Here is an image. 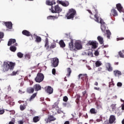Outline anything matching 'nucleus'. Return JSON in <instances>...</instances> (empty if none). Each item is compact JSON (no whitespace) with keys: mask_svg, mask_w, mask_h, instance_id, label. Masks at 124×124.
<instances>
[{"mask_svg":"<svg viewBox=\"0 0 124 124\" xmlns=\"http://www.w3.org/2000/svg\"><path fill=\"white\" fill-rule=\"evenodd\" d=\"M73 43V39H71V42L69 44V47L71 51H76L77 50H81L82 49V45L80 43Z\"/></svg>","mask_w":124,"mask_h":124,"instance_id":"obj_1","label":"nucleus"},{"mask_svg":"<svg viewBox=\"0 0 124 124\" xmlns=\"http://www.w3.org/2000/svg\"><path fill=\"white\" fill-rule=\"evenodd\" d=\"M87 11L91 14L90 16L91 19H93L97 23H99V16L97 10L94 8V11H93V12L90 10H88Z\"/></svg>","mask_w":124,"mask_h":124,"instance_id":"obj_2","label":"nucleus"},{"mask_svg":"<svg viewBox=\"0 0 124 124\" xmlns=\"http://www.w3.org/2000/svg\"><path fill=\"white\" fill-rule=\"evenodd\" d=\"M75 15H76V11L74 9L72 8L69 10L65 15V17L68 20L70 19L73 20V18H74Z\"/></svg>","mask_w":124,"mask_h":124,"instance_id":"obj_3","label":"nucleus"},{"mask_svg":"<svg viewBox=\"0 0 124 124\" xmlns=\"http://www.w3.org/2000/svg\"><path fill=\"white\" fill-rule=\"evenodd\" d=\"M15 63H13L12 62H10L9 63L8 62H6L3 64V70L5 71H8L9 69L11 70H13L14 69V66H15Z\"/></svg>","mask_w":124,"mask_h":124,"instance_id":"obj_4","label":"nucleus"},{"mask_svg":"<svg viewBox=\"0 0 124 124\" xmlns=\"http://www.w3.org/2000/svg\"><path fill=\"white\" fill-rule=\"evenodd\" d=\"M43 80H44V75L42 73H38L35 78V81L37 83H41Z\"/></svg>","mask_w":124,"mask_h":124,"instance_id":"obj_5","label":"nucleus"},{"mask_svg":"<svg viewBox=\"0 0 124 124\" xmlns=\"http://www.w3.org/2000/svg\"><path fill=\"white\" fill-rule=\"evenodd\" d=\"M62 11V9L59 6V5H55L54 9H53V6H51L52 13H58V14H60Z\"/></svg>","mask_w":124,"mask_h":124,"instance_id":"obj_6","label":"nucleus"},{"mask_svg":"<svg viewBox=\"0 0 124 124\" xmlns=\"http://www.w3.org/2000/svg\"><path fill=\"white\" fill-rule=\"evenodd\" d=\"M51 66L53 67H57L59 65V59L54 58L51 60Z\"/></svg>","mask_w":124,"mask_h":124,"instance_id":"obj_7","label":"nucleus"},{"mask_svg":"<svg viewBox=\"0 0 124 124\" xmlns=\"http://www.w3.org/2000/svg\"><path fill=\"white\" fill-rule=\"evenodd\" d=\"M56 119L53 115H48V118L45 119V121L46 122V124H48V123H51V122H54V121H56Z\"/></svg>","mask_w":124,"mask_h":124,"instance_id":"obj_8","label":"nucleus"},{"mask_svg":"<svg viewBox=\"0 0 124 124\" xmlns=\"http://www.w3.org/2000/svg\"><path fill=\"white\" fill-rule=\"evenodd\" d=\"M88 45L92 46V49H96L97 48V43L96 41H89L88 43Z\"/></svg>","mask_w":124,"mask_h":124,"instance_id":"obj_9","label":"nucleus"},{"mask_svg":"<svg viewBox=\"0 0 124 124\" xmlns=\"http://www.w3.org/2000/svg\"><path fill=\"white\" fill-rule=\"evenodd\" d=\"M78 79H81V80H85L86 82H88L89 78H88V75L86 74H80L78 75Z\"/></svg>","mask_w":124,"mask_h":124,"instance_id":"obj_10","label":"nucleus"},{"mask_svg":"<svg viewBox=\"0 0 124 124\" xmlns=\"http://www.w3.org/2000/svg\"><path fill=\"white\" fill-rule=\"evenodd\" d=\"M45 90L48 94H52L54 92V89L51 86H46L45 88Z\"/></svg>","mask_w":124,"mask_h":124,"instance_id":"obj_11","label":"nucleus"},{"mask_svg":"<svg viewBox=\"0 0 124 124\" xmlns=\"http://www.w3.org/2000/svg\"><path fill=\"white\" fill-rule=\"evenodd\" d=\"M22 33L23 34V35H25L26 36H31V37H32V35L31 33L27 30H23Z\"/></svg>","mask_w":124,"mask_h":124,"instance_id":"obj_12","label":"nucleus"},{"mask_svg":"<svg viewBox=\"0 0 124 124\" xmlns=\"http://www.w3.org/2000/svg\"><path fill=\"white\" fill-rule=\"evenodd\" d=\"M33 88L35 92H38V91L41 90V86L38 84H35Z\"/></svg>","mask_w":124,"mask_h":124,"instance_id":"obj_13","label":"nucleus"},{"mask_svg":"<svg viewBox=\"0 0 124 124\" xmlns=\"http://www.w3.org/2000/svg\"><path fill=\"white\" fill-rule=\"evenodd\" d=\"M58 3L61 4L62 6H68L69 5V3L68 2H64L63 1L57 0Z\"/></svg>","mask_w":124,"mask_h":124,"instance_id":"obj_14","label":"nucleus"},{"mask_svg":"<svg viewBox=\"0 0 124 124\" xmlns=\"http://www.w3.org/2000/svg\"><path fill=\"white\" fill-rule=\"evenodd\" d=\"M5 25L7 29H9V30H11L12 29V22H5Z\"/></svg>","mask_w":124,"mask_h":124,"instance_id":"obj_15","label":"nucleus"},{"mask_svg":"<svg viewBox=\"0 0 124 124\" xmlns=\"http://www.w3.org/2000/svg\"><path fill=\"white\" fill-rule=\"evenodd\" d=\"M116 8L120 13L123 12V6H122V4H121V3L116 4Z\"/></svg>","mask_w":124,"mask_h":124,"instance_id":"obj_16","label":"nucleus"},{"mask_svg":"<svg viewBox=\"0 0 124 124\" xmlns=\"http://www.w3.org/2000/svg\"><path fill=\"white\" fill-rule=\"evenodd\" d=\"M16 42L15 39H10L8 42V46H11L12 44H14Z\"/></svg>","mask_w":124,"mask_h":124,"instance_id":"obj_17","label":"nucleus"},{"mask_svg":"<svg viewBox=\"0 0 124 124\" xmlns=\"http://www.w3.org/2000/svg\"><path fill=\"white\" fill-rule=\"evenodd\" d=\"M110 15H113L114 17L118 16V12L115 9H112L111 10Z\"/></svg>","mask_w":124,"mask_h":124,"instance_id":"obj_18","label":"nucleus"},{"mask_svg":"<svg viewBox=\"0 0 124 124\" xmlns=\"http://www.w3.org/2000/svg\"><path fill=\"white\" fill-rule=\"evenodd\" d=\"M45 47L46 48V50H49V48H50V46H49V40H48V38H46V39Z\"/></svg>","mask_w":124,"mask_h":124,"instance_id":"obj_19","label":"nucleus"},{"mask_svg":"<svg viewBox=\"0 0 124 124\" xmlns=\"http://www.w3.org/2000/svg\"><path fill=\"white\" fill-rule=\"evenodd\" d=\"M34 92V89L33 87H29L27 89V92L28 93H33Z\"/></svg>","mask_w":124,"mask_h":124,"instance_id":"obj_20","label":"nucleus"},{"mask_svg":"<svg viewBox=\"0 0 124 124\" xmlns=\"http://www.w3.org/2000/svg\"><path fill=\"white\" fill-rule=\"evenodd\" d=\"M106 67L108 71H109V72L113 71V67H112V66H111V64H110L109 63H108L107 64Z\"/></svg>","mask_w":124,"mask_h":124,"instance_id":"obj_21","label":"nucleus"},{"mask_svg":"<svg viewBox=\"0 0 124 124\" xmlns=\"http://www.w3.org/2000/svg\"><path fill=\"white\" fill-rule=\"evenodd\" d=\"M46 4L47 5H53L54 4H56V2H55V0H53L52 1H50V0H47L46 1Z\"/></svg>","mask_w":124,"mask_h":124,"instance_id":"obj_22","label":"nucleus"},{"mask_svg":"<svg viewBox=\"0 0 124 124\" xmlns=\"http://www.w3.org/2000/svg\"><path fill=\"white\" fill-rule=\"evenodd\" d=\"M34 36H35L34 38L35 39L36 42L39 43L42 40L41 39V37L40 36L36 35H34Z\"/></svg>","mask_w":124,"mask_h":124,"instance_id":"obj_23","label":"nucleus"},{"mask_svg":"<svg viewBox=\"0 0 124 124\" xmlns=\"http://www.w3.org/2000/svg\"><path fill=\"white\" fill-rule=\"evenodd\" d=\"M59 45L61 48H64V47H65V43H64V42H63V40H62L59 41Z\"/></svg>","mask_w":124,"mask_h":124,"instance_id":"obj_24","label":"nucleus"},{"mask_svg":"<svg viewBox=\"0 0 124 124\" xmlns=\"http://www.w3.org/2000/svg\"><path fill=\"white\" fill-rule=\"evenodd\" d=\"M40 121V117L39 116H35L33 118V123H37Z\"/></svg>","mask_w":124,"mask_h":124,"instance_id":"obj_25","label":"nucleus"},{"mask_svg":"<svg viewBox=\"0 0 124 124\" xmlns=\"http://www.w3.org/2000/svg\"><path fill=\"white\" fill-rule=\"evenodd\" d=\"M90 112L91 114H93L94 115H96L97 114V110L94 108H92L90 109Z\"/></svg>","mask_w":124,"mask_h":124,"instance_id":"obj_26","label":"nucleus"},{"mask_svg":"<svg viewBox=\"0 0 124 124\" xmlns=\"http://www.w3.org/2000/svg\"><path fill=\"white\" fill-rule=\"evenodd\" d=\"M97 39L100 43V44H103V43L104 42L103 41V38L100 36H98L97 37Z\"/></svg>","mask_w":124,"mask_h":124,"instance_id":"obj_27","label":"nucleus"},{"mask_svg":"<svg viewBox=\"0 0 124 124\" xmlns=\"http://www.w3.org/2000/svg\"><path fill=\"white\" fill-rule=\"evenodd\" d=\"M101 29L103 32H105L106 31V24H104L103 25H101Z\"/></svg>","mask_w":124,"mask_h":124,"instance_id":"obj_28","label":"nucleus"},{"mask_svg":"<svg viewBox=\"0 0 124 124\" xmlns=\"http://www.w3.org/2000/svg\"><path fill=\"white\" fill-rule=\"evenodd\" d=\"M59 101H57L52 106V109H55V108H59Z\"/></svg>","mask_w":124,"mask_h":124,"instance_id":"obj_29","label":"nucleus"},{"mask_svg":"<svg viewBox=\"0 0 124 124\" xmlns=\"http://www.w3.org/2000/svg\"><path fill=\"white\" fill-rule=\"evenodd\" d=\"M113 73L115 76H117V75H122V72L119 70L113 71Z\"/></svg>","mask_w":124,"mask_h":124,"instance_id":"obj_30","label":"nucleus"},{"mask_svg":"<svg viewBox=\"0 0 124 124\" xmlns=\"http://www.w3.org/2000/svg\"><path fill=\"white\" fill-rule=\"evenodd\" d=\"M96 67H99V66L102 65V63L100 61H97L95 63Z\"/></svg>","mask_w":124,"mask_h":124,"instance_id":"obj_31","label":"nucleus"},{"mask_svg":"<svg viewBox=\"0 0 124 124\" xmlns=\"http://www.w3.org/2000/svg\"><path fill=\"white\" fill-rule=\"evenodd\" d=\"M31 54L29 53H27L24 55V57L26 60H31Z\"/></svg>","mask_w":124,"mask_h":124,"instance_id":"obj_32","label":"nucleus"},{"mask_svg":"<svg viewBox=\"0 0 124 124\" xmlns=\"http://www.w3.org/2000/svg\"><path fill=\"white\" fill-rule=\"evenodd\" d=\"M117 105V104H112V105H111L110 107L112 108V110L113 111H115L116 109H117V107H116Z\"/></svg>","mask_w":124,"mask_h":124,"instance_id":"obj_33","label":"nucleus"},{"mask_svg":"<svg viewBox=\"0 0 124 124\" xmlns=\"http://www.w3.org/2000/svg\"><path fill=\"white\" fill-rule=\"evenodd\" d=\"M10 50L12 52H16V50H17V47H16V46H11L10 47Z\"/></svg>","mask_w":124,"mask_h":124,"instance_id":"obj_34","label":"nucleus"},{"mask_svg":"<svg viewBox=\"0 0 124 124\" xmlns=\"http://www.w3.org/2000/svg\"><path fill=\"white\" fill-rule=\"evenodd\" d=\"M106 32H107V37L108 39H110V36L111 35V31H110V30H106Z\"/></svg>","mask_w":124,"mask_h":124,"instance_id":"obj_35","label":"nucleus"},{"mask_svg":"<svg viewBox=\"0 0 124 124\" xmlns=\"http://www.w3.org/2000/svg\"><path fill=\"white\" fill-rule=\"evenodd\" d=\"M37 93H33L29 99V101H31L33 99H34L35 98V96H36Z\"/></svg>","mask_w":124,"mask_h":124,"instance_id":"obj_36","label":"nucleus"},{"mask_svg":"<svg viewBox=\"0 0 124 124\" xmlns=\"http://www.w3.org/2000/svg\"><path fill=\"white\" fill-rule=\"evenodd\" d=\"M76 96H77V99L76 100V103L78 104L79 101H80V98L81 97V96H80V95H79V94H77Z\"/></svg>","mask_w":124,"mask_h":124,"instance_id":"obj_37","label":"nucleus"},{"mask_svg":"<svg viewBox=\"0 0 124 124\" xmlns=\"http://www.w3.org/2000/svg\"><path fill=\"white\" fill-rule=\"evenodd\" d=\"M56 47H57V44L56 43H53L50 46L49 49H54V48H56Z\"/></svg>","mask_w":124,"mask_h":124,"instance_id":"obj_38","label":"nucleus"},{"mask_svg":"<svg viewBox=\"0 0 124 124\" xmlns=\"http://www.w3.org/2000/svg\"><path fill=\"white\" fill-rule=\"evenodd\" d=\"M67 74L66 75L67 77H69L70 76V74H71V69L70 68H67Z\"/></svg>","mask_w":124,"mask_h":124,"instance_id":"obj_39","label":"nucleus"},{"mask_svg":"<svg viewBox=\"0 0 124 124\" xmlns=\"http://www.w3.org/2000/svg\"><path fill=\"white\" fill-rule=\"evenodd\" d=\"M17 56L18 58H19V59H22V58L24 57V54L21 52H19L17 53Z\"/></svg>","mask_w":124,"mask_h":124,"instance_id":"obj_40","label":"nucleus"},{"mask_svg":"<svg viewBox=\"0 0 124 124\" xmlns=\"http://www.w3.org/2000/svg\"><path fill=\"white\" fill-rule=\"evenodd\" d=\"M82 96L83 97H85L87 98L88 97V94L87 93V91H84L82 92Z\"/></svg>","mask_w":124,"mask_h":124,"instance_id":"obj_41","label":"nucleus"},{"mask_svg":"<svg viewBox=\"0 0 124 124\" xmlns=\"http://www.w3.org/2000/svg\"><path fill=\"white\" fill-rule=\"evenodd\" d=\"M20 109L21 111H24V110L26 109V106L24 104L23 105H20Z\"/></svg>","mask_w":124,"mask_h":124,"instance_id":"obj_42","label":"nucleus"},{"mask_svg":"<svg viewBox=\"0 0 124 124\" xmlns=\"http://www.w3.org/2000/svg\"><path fill=\"white\" fill-rule=\"evenodd\" d=\"M114 86H115V83H114L113 80L111 79V81L109 82L108 88H111V87H113Z\"/></svg>","mask_w":124,"mask_h":124,"instance_id":"obj_43","label":"nucleus"},{"mask_svg":"<svg viewBox=\"0 0 124 124\" xmlns=\"http://www.w3.org/2000/svg\"><path fill=\"white\" fill-rule=\"evenodd\" d=\"M73 119H75V120H76V121L77 122L78 124H82V122H81V121H80V120L78 118H76V116H73Z\"/></svg>","mask_w":124,"mask_h":124,"instance_id":"obj_44","label":"nucleus"},{"mask_svg":"<svg viewBox=\"0 0 124 124\" xmlns=\"http://www.w3.org/2000/svg\"><path fill=\"white\" fill-rule=\"evenodd\" d=\"M62 113H63V111L62 110H61V109L60 108H57V111H56V114H62Z\"/></svg>","mask_w":124,"mask_h":124,"instance_id":"obj_45","label":"nucleus"},{"mask_svg":"<svg viewBox=\"0 0 124 124\" xmlns=\"http://www.w3.org/2000/svg\"><path fill=\"white\" fill-rule=\"evenodd\" d=\"M59 107L57 108H54L52 109V112L53 113V114H54V115H57V108H59Z\"/></svg>","mask_w":124,"mask_h":124,"instance_id":"obj_46","label":"nucleus"},{"mask_svg":"<svg viewBox=\"0 0 124 124\" xmlns=\"http://www.w3.org/2000/svg\"><path fill=\"white\" fill-rule=\"evenodd\" d=\"M55 18H56V16H48L47 17V19L48 20H50V19H54Z\"/></svg>","mask_w":124,"mask_h":124,"instance_id":"obj_47","label":"nucleus"},{"mask_svg":"<svg viewBox=\"0 0 124 124\" xmlns=\"http://www.w3.org/2000/svg\"><path fill=\"white\" fill-rule=\"evenodd\" d=\"M68 101V97H67V96H64V97H63V101H64V102H67Z\"/></svg>","mask_w":124,"mask_h":124,"instance_id":"obj_48","label":"nucleus"},{"mask_svg":"<svg viewBox=\"0 0 124 124\" xmlns=\"http://www.w3.org/2000/svg\"><path fill=\"white\" fill-rule=\"evenodd\" d=\"M119 55L120 58H124V53L122 51H120L119 52Z\"/></svg>","mask_w":124,"mask_h":124,"instance_id":"obj_49","label":"nucleus"},{"mask_svg":"<svg viewBox=\"0 0 124 124\" xmlns=\"http://www.w3.org/2000/svg\"><path fill=\"white\" fill-rule=\"evenodd\" d=\"M99 23H100V24H101V25L106 24V23H105V22H104V21H103V19H100Z\"/></svg>","mask_w":124,"mask_h":124,"instance_id":"obj_50","label":"nucleus"},{"mask_svg":"<svg viewBox=\"0 0 124 124\" xmlns=\"http://www.w3.org/2000/svg\"><path fill=\"white\" fill-rule=\"evenodd\" d=\"M3 36H4V34L3 32H0V40L1 39V38H3Z\"/></svg>","mask_w":124,"mask_h":124,"instance_id":"obj_51","label":"nucleus"},{"mask_svg":"<svg viewBox=\"0 0 124 124\" xmlns=\"http://www.w3.org/2000/svg\"><path fill=\"white\" fill-rule=\"evenodd\" d=\"M88 56H89V57H93V52L90 51L88 53Z\"/></svg>","mask_w":124,"mask_h":124,"instance_id":"obj_52","label":"nucleus"},{"mask_svg":"<svg viewBox=\"0 0 124 124\" xmlns=\"http://www.w3.org/2000/svg\"><path fill=\"white\" fill-rule=\"evenodd\" d=\"M17 74H18V71L16 72L13 71V73L11 74V75H12V76H15Z\"/></svg>","mask_w":124,"mask_h":124,"instance_id":"obj_53","label":"nucleus"},{"mask_svg":"<svg viewBox=\"0 0 124 124\" xmlns=\"http://www.w3.org/2000/svg\"><path fill=\"white\" fill-rule=\"evenodd\" d=\"M63 105L65 107H69V106H70V104L69 103H63Z\"/></svg>","mask_w":124,"mask_h":124,"instance_id":"obj_54","label":"nucleus"},{"mask_svg":"<svg viewBox=\"0 0 124 124\" xmlns=\"http://www.w3.org/2000/svg\"><path fill=\"white\" fill-rule=\"evenodd\" d=\"M96 108L97 110H99V109H102V106H101V105H97Z\"/></svg>","mask_w":124,"mask_h":124,"instance_id":"obj_55","label":"nucleus"},{"mask_svg":"<svg viewBox=\"0 0 124 124\" xmlns=\"http://www.w3.org/2000/svg\"><path fill=\"white\" fill-rule=\"evenodd\" d=\"M96 72H103L102 68L99 67L97 69V71H96Z\"/></svg>","mask_w":124,"mask_h":124,"instance_id":"obj_56","label":"nucleus"},{"mask_svg":"<svg viewBox=\"0 0 124 124\" xmlns=\"http://www.w3.org/2000/svg\"><path fill=\"white\" fill-rule=\"evenodd\" d=\"M117 86V87H122L123 86V83H122V82H118Z\"/></svg>","mask_w":124,"mask_h":124,"instance_id":"obj_57","label":"nucleus"},{"mask_svg":"<svg viewBox=\"0 0 124 124\" xmlns=\"http://www.w3.org/2000/svg\"><path fill=\"white\" fill-rule=\"evenodd\" d=\"M52 74H53V75H56V69L53 68L52 69Z\"/></svg>","mask_w":124,"mask_h":124,"instance_id":"obj_58","label":"nucleus"},{"mask_svg":"<svg viewBox=\"0 0 124 124\" xmlns=\"http://www.w3.org/2000/svg\"><path fill=\"white\" fill-rule=\"evenodd\" d=\"M124 37H121V38H117V41H119L120 40H124Z\"/></svg>","mask_w":124,"mask_h":124,"instance_id":"obj_59","label":"nucleus"},{"mask_svg":"<svg viewBox=\"0 0 124 124\" xmlns=\"http://www.w3.org/2000/svg\"><path fill=\"white\" fill-rule=\"evenodd\" d=\"M94 90H96V91H101V89L99 87H94Z\"/></svg>","mask_w":124,"mask_h":124,"instance_id":"obj_60","label":"nucleus"},{"mask_svg":"<svg viewBox=\"0 0 124 124\" xmlns=\"http://www.w3.org/2000/svg\"><path fill=\"white\" fill-rule=\"evenodd\" d=\"M95 56H98L99 55V52L98 51H95L94 52Z\"/></svg>","mask_w":124,"mask_h":124,"instance_id":"obj_61","label":"nucleus"},{"mask_svg":"<svg viewBox=\"0 0 124 124\" xmlns=\"http://www.w3.org/2000/svg\"><path fill=\"white\" fill-rule=\"evenodd\" d=\"M4 113V110L2 109L0 110V115H2V114H3Z\"/></svg>","mask_w":124,"mask_h":124,"instance_id":"obj_62","label":"nucleus"},{"mask_svg":"<svg viewBox=\"0 0 124 124\" xmlns=\"http://www.w3.org/2000/svg\"><path fill=\"white\" fill-rule=\"evenodd\" d=\"M24 124V122L22 120H20L19 121H18V124Z\"/></svg>","mask_w":124,"mask_h":124,"instance_id":"obj_63","label":"nucleus"},{"mask_svg":"<svg viewBox=\"0 0 124 124\" xmlns=\"http://www.w3.org/2000/svg\"><path fill=\"white\" fill-rule=\"evenodd\" d=\"M30 113L31 114V115H33L34 114V111H33V110H32V109H31Z\"/></svg>","mask_w":124,"mask_h":124,"instance_id":"obj_64","label":"nucleus"}]
</instances>
